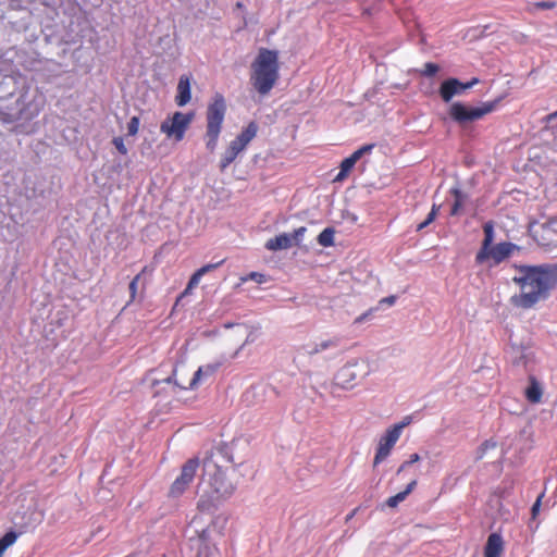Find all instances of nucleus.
<instances>
[{"label": "nucleus", "mask_w": 557, "mask_h": 557, "mask_svg": "<svg viewBox=\"0 0 557 557\" xmlns=\"http://www.w3.org/2000/svg\"><path fill=\"white\" fill-rule=\"evenodd\" d=\"M113 145L115 146V148L117 149V151L120 153H122V154H126L127 153V148H126L122 137H115L113 139Z\"/></svg>", "instance_id": "obj_39"}, {"label": "nucleus", "mask_w": 557, "mask_h": 557, "mask_svg": "<svg viewBox=\"0 0 557 557\" xmlns=\"http://www.w3.org/2000/svg\"><path fill=\"white\" fill-rule=\"evenodd\" d=\"M437 211H438V208L436 207V205H433L432 210L429 212L426 219L423 222H421L420 224H418L417 231H422L423 228L429 226L435 220V218L437 215Z\"/></svg>", "instance_id": "obj_29"}, {"label": "nucleus", "mask_w": 557, "mask_h": 557, "mask_svg": "<svg viewBox=\"0 0 557 557\" xmlns=\"http://www.w3.org/2000/svg\"><path fill=\"white\" fill-rule=\"evenodd\" d=\"M370 373V366L363 359H351L336 373V383L343 388H352L359 379Z\"/></svg>", "instance_id": "obj_6"}, {"label": "nucleus", "mask_w": 557, "mask_h": 557, "mask_svg": "<svg viewBox=\"0 0 557 557\" xmlns=\"http://www.w3.org/2000/svg\"><path fill=\"white\" fill-rule=\"evenodd\" d=\"M437 211H438V208L436 207V205H433L432 210L429 212L426 219L423 222H421L420 224H418L417 231H422L423 228L429 226L435 220V218L437 215Z\"/></svg>", "instance_id": "obj_28"}, {"label": "nucleus", "mask_w": 557, "mask_h": 557, "mask_svg": "<svg viewBox=\"0 0 557 557\" xmlns=\"http://www.w3.org/2000/svg\"><path fill=\"white\" fill-rule=\"evenodd\" d=\"M420 460V456L418 454H412L409 459L407 461H405L407 463V466H410L414 462H418Z\"/></svg>", "instance_id": "obj_46"}, {"label": "nucleus", "mask_w": 557, "mask_h": 557, "mask_svg": "<svg viewBox=\"0 0 557 557\" xmlns=\"http://www.w3.org/2000/svg\"><path fill=\"white\" fill-rule=\"evenodd\" d=\"M257 132V123L250 122L234 140L238 144V146L245 149L247 145L256 137Z\"/></svg>", "instance_id": "obj_19"}, {"label": "nucleus", "mask_w": 557, "mask_h": 557, "mask_svg": "<svg viewBox=\"0 0 557 557\" xmlns=\"http://www.w3.org/2000/svg\"><path fill=\"white\" fill-rule=\"evenodd\" d=\"M483 232H484V239L482 242V246H481V249L479 250V252L476 255H479V258H482L483 255L485 253L486 249H488V247L493 246V240H494V225L492 222H486L484 225H483Z\"/></svg>", "instance_id": "obj_21"}, {"label": "nucleus", "mask_w": 557, "mask_h": 557, "mask_svg": "<svg viewBox=\"0 0 557 557\" xmlns=\"http://www.w3.org/2000/svg\"><path fill=\"white\" fill-rule=\"evenodd\" d=\"M140 274H137L129 283L131 301L135 300Z\"/></svg>", "instance_id": "obj_36"}, {"label": "nucleus", "mask_w": 557, "mask_h": 557, "mask_svg": "<svg viewBox=\"0 0 557 557\" xmlns=\"http://www.w3.org/2000/svg\"><path fill=\"white\" fill-rule=\"evenodd\" d=\"M374 148V144H369L357 149L349 157L357 163L364 154H369Z\"/></svg>", "instance_id": "obj_26"}, {"label": "nucleus", "mask_w": 557, "mask_h": 557, "mask_svg": "<svg viewBox=\"0 0 557 557\" xmlns=\"http://www.w3.org/2000/svg\"><path fill=\"white\" fill-rule=\"evenodd\" d=\"M516 249H518V246L512 243H499L495 246L488 247L482 258H479V255H476L475 261L478 263L490 261V267L497 265L509 258Z\"/></svg>", "instance_id": "obj_10"}, {"label": "nucleus", "mask_w": 557, "mask_h": 557, "mask_svg": "<svg viewBox=\"0 0 557 557\" xmlns=\"http://www.w3.org/2000/svg\"><path fill=\"white\" fill-rule=\"evenodd\" d=\"M335 231L332 227L324 228L318 236V243L322 247H331L334 245Z\"/></svg>", "instance_id": "obj_23"}, {"label": "nucleus", "mask_w": 557, "mask_h": 557, "mask_svg": "<svg viewBox=\"0 0 557 557\" xmlns=\"http://www.w3.org/2000/svg\"><path fill=\"white\" fill-rule=\"evenodd\" d=\"M409 423H410V418H409V417H407V418H405V420H404V421H401L400 423L395 424L394 426H400V433H401V432H403V429H404L407 424H409Z\"/></svg>", "instance_id": "obj_48"}, {"label": "nucleus", "mask_w": 557, "mask_h": 557, "mask_svg": "<svg viewBox=\"0 0 557 557\" xmlns=\"http://www.w3.org/2000/svg\"><path fill=\"white\" fill-rule=\"evenodd\" d=\"M479 83L476 77L468 83H461L457 78L445 79L440 87V95L444 102H449L455 96L465 94L466 90L472 88Z\"/></svg>", "instance_id": "obj_11"}, {"label": "nucleus", "mask_w": 557, "mask_h": 557, "mask_svg": "<svg viewBox=\"0 0 557 557\" xmlns=\"http://www.w3.org/2000/svg\"><path fill=\"white\" fill-rule=\"evenodd\" d=\"M348 175V172H344V170L339 166V172L338 174L335 176V182H342L344 181Z\"/></svg>", "instance_id": "obj_44"}, {"label": "nucleus", "mask_w": 557, "mask_h": 557, "mask_svg": "<svg viewBox=\"0 0 557 557\" xmlns=\"http://www.w3.org/2000/svg\"><path fill=\"white\" fill-rule=\"evenodd\" d=\"M544 232L550 236V240L557 242V218H553L544 224Z\"/></svg>", "instance_id": "obj_25"}, {"label": "nucleus", "mask_w": 557, "mask_h": 557, "mask_svg": "<svg viewBox=\"0 0 557 557\" xmlns=\"http://www.w3.org/2000/svg\"><path fill=\"white\" fill-rule=\"evenodd\" d=\"M341 337L333 336L320 338L313 343L307 344L304 349L308 356L322 354L324 351L335 350L341 346Z\"/></svg>", "instance_id": "obj_14"}, {"label": "nucleus", "mask_w": 557, "mask_h": 557, "mask_svg": "<svg viewBox=\"0 0 557 557\" xmlns=\"http://www.w3.org/2000/svg\"><path fill=\"white\" fill-rule=\"evenodd\" d=\"M437 211H438V208L436 207V205H433L432 210L429 212L426 219L423 222H421L420 224H418L417 231H422L423 228L429 226L435 220V218L437 215Z\"/></svg>", "instance_id": "obj_27"}, {"label": "nucleus", "mask_w": 557, "mask_h": 557, "mask_svg": "<svg viewBox=\"0 0 557 557\" xmlns=\"http://www.w3.org/2000/svg\"><path fill=\"white\" fill-rule=\"evenodd\" d=\"M494 102H484L480 107H468L461 102H454L449 107L450 117L460 125H466L482 119L494 110Z\"/></svg>", "instance_id": "obj_7"}, {"label": "nucleus", "mask_w": 557, "mask_h": 557, "mask_svg": "<svg viewBox=\"0 0 557 557\" xmlns=\"http://www.w3.org/2000/svg\"><path fill=\"white\" fill-rule=\"evenodd\" d=\"M504 552V541L499 533L488 535L485 547L484 557H500Z\"/></svg>", "instance_id": "obj_15"}, {"label": "nucleus", "mask_w": 557, "mask_h": 557, "mask_svg": "<svg viewBox=\"0 0 557 557\" xmlns=\"http://www.w3.org/2000/svg\"><path fill=\"white\" fill-rule=\"evenodd\" d=\"M356 162L350 158H346L342 161L341 168L344 170V172H350L351 169L355 166Z\"/></svg>", "instance_id": "obj_40"}, {"label": "nucleus", "mask_w": 557, "mask_h": 557, "mask_svg": "<svg viewBox=\"0 0 557 557\" xmlns=\"http://www.w3.org/2000/svg\"><path fill=\"white\" fill-rule=\"evenodd\" d=\"M44 101L39 95H34L28 99V92L21 94L14 98L13 94L9 97H0V119L3 122H13L15 120H30L39 114Z\"/></svg>", "instance_id": "obj_4"}, {"label": "nucleus", "mask_w": 557, "mask_h": 557, "mask_svg": "<svg viewBox=\"0 0 557 557\" xmlns=\"http://www.w3.org/2000/svg\"><path fill=\"white\" fill-rule=\"evenodd\" d=\"M438 72V65L428 62L424 64V70L421 72L424 76H433Z\"/></svg>", "instance_id": "obj_34"}, {"label": "nucleus", "mask_w": 557, "mask_h": 557, "mask_svg": "<svg viewBox=\"0 0 557 557\" xmlns=\"http://www.w3.org/2000/svg\"><path fill=\"white\" fill-rule=\"evenodd\" d=\"M543 389L541 384L534 379H530V385L525 389V397L532 404H539L542 399Z\"/></svg>", "instance_id": "obj_20"}, {"label": "nucleus", "mask_w": 557, "mask_h": 557, "mask_svg": "<svg viewBox=\"0 0 557 557\" xmlns=\"http://www.w3.org/2000/svg\"><path fill=\"white\" fill-rule=\"evenodd\" d=\"M218 369L216 364H208L206 367H200L193 375V379L189 381L188 386H184L183 384L178 383L175 379V373L173 375H170L161 382H164L166 384H173V389L175 391L176 387L181 389H187V388H195L198 382L201 380L202 376H209L212 375ZM160 381H156V384H159Z\"/></svg>", "instance_id": "obj_13"}, {"label": "nucleus", "mask_w": 557, "mask_h": 557, "mask_svg": "<svg viewBox=\"0 0 557 557\" xmlns=\"http://www.w3.org/2000/svg\"><path fill=\"white\" fill-rule=\"evenodd\" d=\"M495 447V443H492V442H485L484 445L482 446V449H488V448H494Z\"/></svg>", "instance_id": "obj_49"}, {"label": "nucleus", "mask_w": 557, "mask_h": 557, "mask_svg": "<svg viewBox=\"0 0 557 557\" xmlns=\"http://www.w3.org/2000/svg\"><path fill=\"white\" fill-rule=\"evenodd\" d=\"M371 313H372V311L370 310V311H368V312H366V313H363V314H361V315L357 317V318L355 319V323H356V324H360V323H362L364 320H367V319L371 315Z\"/></svg>", "instance_id": "obj_42"}, {"label": "nucleus", "mask_w": 557, "mask_h": 557, "mask_svg": "<svg viewBox=\"0 0 557 557\" xmlns=\"http://www.w3.org/2000/svg\"><path fill=\"white\" fill-rule=\"evenodd\" d=\"M292 246V237L288 233H283L275 236L274 238H270L265 244V248L273 251L287 249Z\"/></svg>", "instance_id": "obj_17"}, {"label": "nucleus", "mask_w": 557, "mask_h": 557, "mask_svg": "<svg viewBox=\"0 0 557 557\" xmlns=\"http://www.w3.org/2000/svg\"><path fill=\"white\" fill-rule=\"evenodd\" d=\"M223 262H224V260H221V261H219L216 263H209V264H206V265L201 267L200 269L197 270L198 275L203 276L205 274H207L210 271H212V270L216 269L218 267H220Z\"/></svg>", "instance_id": "obj_35"}, {"label": "nucleus", "mask_w": 557, "mask_h": 557, "mask_svg": "<svg viewBox=\"0 0 557 557\" xmlns=\"http://www.w3.org/2000/svg\"><path fill=\"white\" fill-rule=\"evenodd\" d=\"M277 79V52L269 49H261L251 64V85L261 96H265L274 87Z\"/></svg>", "instance_id": "obj_3"}, {"label": "nucleus", "mask_w": 557, "mask_h": 557, "mask_svg": "<svg viewBox=\"0 0 557 557\" xmlns=\"http://www.w3.org/2000/svg\"><path fill=\"white\" fill-rule=\"evenodd\" d=\"M451 193L455 197V201L451 207L450 213H451V215H457V214H459L461 208L463 207L465 202L467 201L468 195L457 188L451 189Z\"/></svg>", "instance_id": "obj_22"}, {"label": "nucleus", "mask_w": 557, "mask_h": 557, "mask_svg": "<svg viewBox=\"0 0 557 557\" xmlns=\"http://www.w3.org/2000/svg\"><path fill=\"white\" fill-rule=\"evenodd\" d=\"M554 7H555V2L541 1V2H535V3L529 4L528 10L530 12H535L536 10H548V9H553Z\"/></svg>", "instance_id": "obj_30"}, {"label": "nucleus", "mask_w": 557, "mask_h": 557, "mask_svg": "<svg viewBox=\"0 0 557 557\" xmlns=\"http://www.w3.org/2000/svg\"><path fill=\"white\" fill-rule=\"evenodd\" d=\"M235 491L223 470L211 459L203 461V474L198 485V508L202 511H210L228 498Z\"/></svg>", "instance_id": "obj_2"}, {"label": "nucleus", "mask_w": 557, "mask_h": 557, "mask_svg": "<svg viewBox=\"0 0 557 557\" xmlns=\"http://www.w3.org/2000/svg\"><path fill=\"white\" fill-rule=\"evenodd\" d=\"M201 277H202V276H201V275H198V272L196 271V272L191 275V277H190V280H189V282H188V284H187V287H186V289H185V292H184V293H185V294H187L190 289H193L194 287H196V286L199 284V282H200Z\"/></svg>", "instance_id": "obj_37"}, {"label": "nucleus", "mask_w": 557, "mask_h": 557, "mask_svg": "<svg viewBox=\"0 0 557 557\" xmlns=\"http://www.w3.org/2000/svg\"><path fill=\"white\" fill-rule=\"evenodd\" d=\"M307 228L305 226L296 228L293 233L289 234L292 237L293 245H299L302 240V237L306 233Z\"/></svg>", "instance_id": "obj_31"}, {"label": "nucleus", "mask_w": 557, "mask_h": 557, "mask_svg": "<svg viewBox=\"0 0 557 557\" xmlns=\"http://www.w3.org/2000/svg\"><path fill=\"white\" fill-rule=\"evenodd\" d=\"M417 485V481L416 480H412L406 487L405 491H403L404 493H406V496H408L412 491L413 488L416 487Z\"/></svg>", "instance_id": "obj_45"}, {"label": "nucleus", "mask_w": 557, "mask_h": 557, "mask_svg": "<svg viewBox=\"0 0 557 557\" xmlns=\"http://www.w3.org/2000/svg\"><path fill=\"white\" fill-rule=\"evenodd\" d=\"M199 463V458L194 457L182 466L180 475L173 481L169 488L168 496L170 498H178L185 493L196 476Z\"/></svg>", "instance_id": "obj_8"}, {"label": "nucleus", "mask_w": 557, "mask_h": 557, "mask_svg": "<svg viewBox=\"0 0 557 557\" xmlns=\"http://www.w3.org/2000/svg\"><path fill=\"white\" fill-rule=\"evenodd\" d=\"M193 113L175 112L171 117L161 123L160 131L169 138L180 141L184 138L185 132L193 121Z\"/></svg>", "instance_id": "obj_9"}, {"label": "nucleus", "mask_w": 557, "mask_h": 557, "mask_svg": "<svg viewBox=\"0 0 557 557\" xmlns=\"http://www.w3.org/2000/svg\"><path fill=\"white\" fill-rule=\"evenodd\" d=\"M554 117H557V110H556L554 113H552V114H549V115H548V119H549V120H552V119H554Z\"/></svg>", "instance_id": "obj_51"}, {"label": "nucleus", "mask_w": 557, "mask_h": 557, "mask_svg": "<svg viewBox=\"0 0 557 557\" xmlns=\"http://www.w3.org/2000/svg\"><path fill=\"white\" fill-rule=\"evenodd\" d=\"M240 146L235 140H232L228 148L222 156L220 168L224 171L236 158L237 156L244 151Z\"/></svg>", "instance_id": "obj_18"}, {"label": "nucleus", "mask_w": 557, "mask_h": 557, "mask_svg": "<svg viewBox=\"0 0 557 557\" xmlns=\"http://www.w3.org/2000/svg\"><path fill=\"white\" fill-rule=\"evenodd\" d=\"M247 280H251V281H255V282L261 284V283L265 282V275L262 273H259V272H251L248 274L247 277L243 278V281H247Z\"/></svg>", "instance_id": "obj_38"}, {"label": "nucleus", "mask_w": 557, "mask_h": 557, "mask_svg": "<svg viewBox=\"0 0 557 557\" xmlns=\"http://www.w3.org/2000/svg\"><path fill=\"white\" fill-rule=\"evenodd\" d=\"M17 540V534L13 531H10L8 533H5L1 539H0V557L3 556V553L5 552V549L13 545Z\"/></svg>", "instance_id": "obj_24"}, {"label": "nucleus", "mask_w": 557, "mask_h": 557, "mask_svg": "<svg viewBox=\"0 0 557 557\" xmlns=\"http://www.w3.org/2000/svg\"><path fill=\"white\" fill-rule=\"evenodd\" d=\"M139 117L138 116H133L128 124H127V134L129 136H135L137 133H138V129H139Z\"/></svg>", "instance_id": "obj_32"}, {"label": "nucleus", "mask_w": 557, "mask_h": 557, "mask_svg": "<svg viewBox=\"0 0 557 557\" xmlns=\"http://www.w3.org/2000/svg\"><path fill=\"white\" fill-rule=\"evenodd\" d=\"M226 113V102L221 94H215L212 101L207 108V131L206 147L210 151H214L218 146L219 136L221 134L222 124Z\"/></svg>", "instance_id": "obj_5"}, {"label": "nucleus", "mask_w": 557, "mask_h": 557, "mask_svg": "<svg viewBox=\"0 0 557 557\" xmlns=\"http://www.w3.org/2000/svg\"><path fill=\"white\" fill-rule=\"evenodd\" d=\"M190 77L187 75H182L177 84V95L175 97V102L178 107H184L190 101Z\"/></svg>", "instance_id": "obj_16"}, {"label": "nucleus", "mask_w": 557, "mask_h": 557, "mask_svg": "<svg viewBox=\"0 0 557 557\" xmlns=\"http://www.w3.org/2000/svg\"><path fill=\"white\" fill-rule=\"evenodd\" d=\"M406 493L404 492H399L397 493L396 495L389 497L387 500H386V505L391 508H394L396 507L399 503L404 502L406 499Z\"/></svg>", "instance_id": "obj_33"}, {"label": "nucleus", "mask_w": 557, "mask_h": 557, "mask_svg": "<svg viewBox=\"0 0 557 557\" xmlns=\"http://www.w3.org/2000/svg\"><path fill=\"white\" fill-rule=\"evenodd\" d=\"M512 350L513 351H517V356L513 358V362L516 363H520V361L522 360L523 358V354H522V350L519 348V347H512Z\"/></svg>", "instance_id": "obj_43"}, {"label": "nucleus", "mask_w": 557, "mask_h": 557, "mask_svg": "<svg viewBox=\"0 0 557 557\" xmlns=\"http://www.w3.org/2000/svg\"><path fill=\"white\" fill-rule=\"evenodd\" d=\"M516 275L512 281L519 286L520 294L515 304L523 309H530L539 301L548 298L557 287V263L539 265H515Z\"/></svg>", "instance_id": "obj_1"}, {"label": "nucleus", "mask_w": 557, "mask_h": 557, "mask_svg": "<svg viewBox=\"0 0 557 557\" xmlns=\"http://www.w3.org/2000/svg\"><path fill=\"white\" fill-rule=\"evenodd\" d=\"M407 467H408V466H407V463H406V462H404V463L399 467V469H398V473H399V472H401V471H404Z\"/></svg>", "instance_id": "obj_50"}, {"label": "nucleus", "mask_w": 557, "mask_h": 557, "mask_svg": "<svg viewBox=\"0 0 557 557\" xmlns=\"http://www.w3.org/2000/svg\"><path fill=\"white\" fill-rule=\"evenodd\" d=\"M541 497L542 496H540L536 499V502L533 504V506H532V513H533V516H535L539 512V509H540V506H541Z\"/></svg>", "instance_id": "obj_47"}, {"label": "nucleus", "mask_w": 557, "mask_h": 557, "mask_svg": "<svg viewBox=\"0 0 557 557\" xmlns=\"http://www.w3.org/2000/svg\"><path fill=\"white\" fill-rule=\"evenodd\" d=\"M400 437V426H392L386 433L380 438L376 454L374 457V466H377L384 459L388 457L392 448Z\"/></svg>", "instance_id": "obj_12"}, {"label": "nucleus", "mask_w": 557, "mask_h": 557, "mask_svg": "<svg viewBox=\"0 0 557 557\" xmlns=\"http://www.w3.org/2000/svg\"><path fill=\"white\" fill-rule=\"evenodd\" d=\"M396 301V297L395 296H388V297H385L383 299L380 300L379 305L382 306V305H388V306H392L394 305Z\"/></svg>", "instance_id": "obj_41"}]
</instances>
